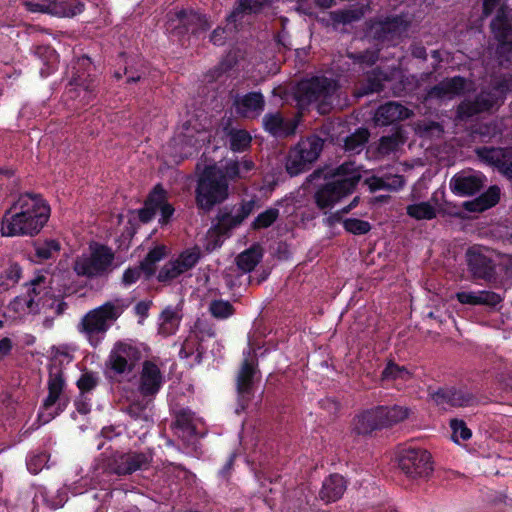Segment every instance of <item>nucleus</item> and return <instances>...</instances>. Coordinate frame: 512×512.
I'll return each instance as SVG.
<instances>
[{
    "label": "nucleus",
    "instance_id": "nucleus-11",
    "mask_svg": "<svg viewBox=\"0 0 512 512\" xmlns=\"http://www.w3.org/2000/svg\"><path fill=\"white\" fill-rule=\"evenodd\" d=\"M114 260L112 249L106 245L98 244L86 256L77 257L73 263V271L77 276L89 279L103 276L111 267Z\"/></svg>",
    "mask_w": 512,
    "mask_h": 512
},
{
    "label": "nucleus",
    "instance_id": "nucleus-27",
    "mask_svg": "<svg viewBox=\"0 0 512 512\" xmlns=\"http://www.w3.org/2000/svg\"><path fill=\"white\" fill-rule=\"evenodd\" d=\"M347 489V480L338 473L327 476L319 491V498L329 504L340 500Z\"/></svg>",
    "mask_w": 512,
    "mask_h": 512
},
{
    "label": "nucleus",
    "instance_id": "nucleus-29",
    "mask_svg": "<svg viewBox=\"0 0 512 512\" xmlns=\"http://www.w3.org/2000/svg\"><path fill=\"white\" fill-rule=\"evenodd\" d=\"M263 125L272 135L285 137L295 133L297 121L285 120L279 113H270L264 116Z\"/></svg>",
    "mask_w": 512,
    "mask_h": 512
},
{
    "label": "nucleus",
    "instance_id": "nucleus-35",
    "mask_svg": "<svg viewBox=\"0 0 512 512\" xmlns=\"http://www.w3.org/2000/svg\"><path fill=\"white\" fill-rule=\"evenodd\" d=\"M25 287V295L34 298L35 302H37L39 306L51 289L50 282L43 274L35 275L32 279L25 283Z\"/></svg>",
    "mask_w": 512,
    "mask_h": 512
},
{
    "label": "nucleus",
    "instance_id": "nucleus-63",
    "mask_svg": "<svg viewBox=\"0 0 512 512\" xmlns=\"http://www.w3.org/2000/svg\"><path fill=\"white\" fill-rule=\"evenodd\" d=\"M143 275L138 266L128 267L124 270L122 275V284L129 287L135 284Z\"/></svg>",
    "mask_w": 512,
    "mask_h": 512
},
{
    "label": "nucleus",
    "instance_id": "nucleus-54",
    "mask_svg": "<svg viewBox=\"0 0 512 512\" xmlns=\"http://www.w3.org/2000/svg\"><path fill=\"white\" fill-rule=\"evenodd\" d=\"M194 414L189 409H181L177 412L175 417V426L189 434L196 432V427L193 423Z\"/></svg>",
    "mask_w": 512,
    "mask_h": 512
},
{
    "label": "nucleus",
    "instance_id": "nucleus-24",
    "mask_svg": "<svg viewBox=\"0 0 512 512\" xmlns=\"http://www.w3.org/2000/svg\"><path fill=\"white\" fill-rule=\"evenodd\" d=\"M413 112L398 102H388L381 105L375 115L374 121L378 126L392 125L395 122L410 118Z\"/></svg>",
    "mask_w": 512,
    "mask_h": 512
},
{
    "label": "nucleus",
    "instance_id": "nucleus-25",
    "mask_svg": "<svg viewBox=\"0 0 512 512\" xmlns=\"http://www.w3.org/2000/svg\"><path fill=\"white\" fill-rule=\"evenodd\" d=\"M324 147V140L316 135L301 139L290 151L289 160H317Z\"/></svg>",
    "mask_w": 512,
    "mask_h": 512
},
{
    "label": "nucleus",
    "instance_id": "nucleus-8",
    "mask_svg": "<svg viewBox=\"0 0 512 512\" xmlns=\"http://www.w3.org/2000/svg\"><path fill=\"white\" fill-rule=\"evenodd\" d=\"M337 88L333 79L315 77L299 85L297 99L301 106L316 102L318 111L326 114L334 105Z\"/></svg>",
    "mask_w": 512,
    "mask_h": 512
},
{
    "label": "nucleus",
    "instance_id": "nucleus-20",
    "mask_svg": "<svg viewBox=\"0 0 512 512\" xmlns=\"http://www.w3.org/2000/svg\"><path fill=\"white\" fill-rule=\"evenodd\" d=\"M163 383L164 377L159 366L150 360H145L142 365L139 383V391L142 396H155L160 391Z\"/></svg>",
    "mask_w": 512,
    "mask_h": 512
},
{
    "label": "nucleus",
    "instance_id": "nucleus-48",
    "mask_svg": "<svg viewBox=\"0 0 512 512\" xmlns=\"http://www.w3.org/2000/svg\"><path fill=\"white\" fill-rule=\"evenodd\" d=\"M414 130L420 137L439 138L443 133V127L440 123L427 119L419 120L414 123Z\"/></svg>",
    "mask_w": 512,
    "mask_h": 512
},
{
    "label": "nucleus",
    "instance_id": "nucleus-44",
    "mask_svg": "<svg viewBox=\"0 0 512 512\" xmlns=\"http://www.w3.org/2000/svg\"><path fill=\"white\" fill-rule=\"evenodd\" d=\"M369 135V131L366 128L357 129L355 133L345 139V151L350 152V155L359 153L367 143Z\"/></svg>",
    "mask_w": 512,
    "mask_h": 512
},
{
    "label": "nucleus",
    "instance_id": "nucleus-32",
    "mask_svg": "<svg viewBox=\"0 0 512 512\" xmlns=\"http://www.w3.org/2000/svg\"><path fill=\"white\" fill-rule=\"evenodd\" d=\"M161 323L158 333L161 336L168 337L174 335L180 326L182 315L172 306L165 307L160 314Z\"/></svg>",
    "mask_w": 512,
    "mask_h": 512
},
{
    "label": "nucleus",
    "instance_id": "nucleus-41",
    "mask_svg": "<svg viewBox=\"0 0 512 512\" xmlns=\"http://www.w3.org/2000/svg\"><path fill=\"white\" fill-rule=\"evenodd\" d=\"M265 0H240L234 10L227 16L229 23L241 20L244 14L257 13L261 10Z\"/></svg>",
    "mask_w": 512,
    "mask_h": 512
},
{
    "label": "nucleus",
    "instance_id": "nucleus-37",
    "mask_svg": "<svg viewBox=\"0 0 512 512\" xmlns=\"http://www.w3.org/2000/svg\"><path fill=\"white\" fill-rule=\"evenodd\" d=\"M50 14L58 17H73L80 14L84 4L79 0H50Z\"/></svg>",
    "mask_w": 512,
    "mask_h": 512
},
{
    "label": "nucleus",
    "instance_id": "nucleus-55",
    "mask_svg": "<svg viewBox=\"0 0 512 512\" xmlns=\"http://www.w3.org/2000/svg\"><path fill=\"white\" fill-rule=\"evenodd\" d=\"M99 384V377L95 372L85 371L81 374L76 382L77 388L81 395L94 390Z\"/></svg>",
    "mask_w": 512,
    "mask_h": 512
},
{
    "label": "nucleus",
    "instance_id": "nucleus-64",
    "mask_svg": "<svg viewBox=\"0 0 512 512\" xmlns=\"http://www.w3.org/2000/svg\"><path fill=\"white\" fill-rule=\"evenodd\" d=\"M286 171L291 176H297L312 168L314 162H285Z\"/></svg>",
    "mask_w": 512,
    "mask_h": 512
},
{
    "label": "nucleus",
    "instance_id": "nucleus-57",
    "mask_svg": "<svg viewBox=\"0 0 512 512\" xmlns=\"http://www.w3.org/2000/svg\"><path fill=\"white\" fill-rule=\"evenodd\" d=\"M229 135L233 151H243L250 145L251 136L244 130H231Z\"/></svg>",
    "mask_w": 512,
    "mask_h": 512
},
{
    "label": "nucleus",
    "instance_id": "nucleus-10",
    "mask_svg": "<svg viewBox=\"0 0 512 512\" xmlns=\"http://www.w3.org/2000/svg\"><path fill=\"white\" fill-rule=\"evenodd\" d=\"M72 356L65 350L60 348H52V357L48 364V395L44 399L42 408L46 411L51 409L62 396L66 387V379L64 375V361L70 363Z\"/></svg>",
    "mask_w": 512,
    "mask_h": 512
},
{
    "label": "nucleus",
    "instance_id": "nucleus-42",
    "mask_svg": "<svg viewBox=\"0 0 512 512\" xmlns=\"http://www.w3.org/2000/svg\"><path fill=\"white\" fill-rule=\"evenodd\" d=\"M35 257L38 261H45L53 258L61 249V245L58 240L47 239L45 241L34 242Z\"/></svg>",
    "mask_w": 512,
    "mask_h": 512
},
{
    "label": "nucleus",
    "instance_id": "nucleus-30",
    "mask_svg": "<svg viewBox=\"0 0 512 512\" xmlns=\"http://www.w3.org/2000/svg\"><path fill=\"white\" fill-rule=\"evenodd\" d=\"M264 104L263 95L259 92H250L235 101L236 112L245 118L258 116L263 111Z\"/></svg>",
    "mask_w": 512,
    "mask_h": 512
},
{
    "label": "nucleus",
    "instance_id": "nucleus-2",
    "mask_svg": "<svg viewBox=\"0 0 512 512\" xmlns=\"http://www.w3.org/2000/svg\"><path fill=\"white\" fill-rule=\"evenodd\" d=\"M255 162H230L226 172L216 166V162L206 165L197 174L195 204L200 213L207 214L229 197V180L239 174L240 164L245 170L254 168Z\"/></svg>",
    "mask_w": 512,
    "mask_h": 512
},
{
    "label": "nucleus",
    "instance_id": "nucleus-23",
    "mask_svg": "<svg viewBox=\"0 0 512 512\" xmlns=\"http://www.w3.org/2000/svg\"><path fill=\"white\" fill-rule=\"evenodd\" d=\"M438 405L448 404L452 407H470L477 403L474 394L465 389H439L433 395Z\"/></svg>",
    "mask_w": 512,
    "mask_h": 512
},
{
    "label": "nucleus",
    "instance_id": "nucleus-1",
    "mask_svg": "<svg viewBox=\"0 0 512 512\" xmlns=\"http://www.w3.org/2000/svg\"><path fill=\"white\" fill-rule=\"evenodd\" d=\"M50 215L51 207L40 193H21L3 216L1 234L7 237L36 236L46 226Z\"/></svg>",
    "mask_w": 512,
    "mask_h": 512
},
{
    "label": "nucleus",
    "instance_id": "nucleus-36",
    "mask_svg": "<svg viewBox=\"0 0 512 512\" xmlns=\"http://www.w3.org/2000/svg\"><path fill=\"white\" fill-rule=\"evenodd\" d=\"M263 251L259 244H254L250 248L240 253L236 258L237 267L245 272H251L262 260Z\"/></svg>",
    "mask_w": 512,
    "mask_h": 512
},
{
    "label": "nucleus",
    "instance_id": "nucleus-16",
    "mask_svg": "<svg viewBox=\"0 0 512 512\" xmlns=\"http://www.w3.org/2000/svg\"><path fill=\"white\" fill-rule=\"evenodd\" d=\"M503 100L501 88L494 84L489 89L482 90L474 99L462 101L457 108L458 117L462 120L468 119L498 107Z\"/></svg>",
    "mask_w": 512,
    "mask_h": 512
},
{
    "label": "nucleus",
    "instance_id": "nucleus-5",
    "mask_svg": "<svg viewBox=\"0 0 512 512\" xmlns=\"http://www.w3.org/2000/svg\"><path fill=\"white\" fill-rule=\"evenodd\" d=\"M410 410L400 405H377L356 415L354 430L358 435L391 428L409 417Z\"/></svg>",
    "mask_w": 512,
    "mask_h": 512
},
{
    "label": "nucleus",
    "instance_id": "nucleus-21",
    "mask_svg": "<svg viewBox=\"0 0 512 512\" xmlns=\"http://www.w3.org/2000/svg\"><path fill=\"white\" fill-rule=\"evenodd\" d=\"M467 81L464 77L445 78L427 91L426 100H451L464 93Z\"/></svg>",
    "mask_w": 512,
    "mask_h": 512
},
{
    "label": "nucleus",
    "instance_id": "nucleus-12",
    "mask_svg": "<svg viewBox=\"0 0 512 512\" xmlns=\"http://www.w3.org/2000/svg\"><path fill=\"white\" fill-rule=\"evenodd\" d=\"M168 192L161 183L156 184L148 193L144 205L138 209V219L142 223H149L156 213H160L158 223L160 226L169 224L175 213L174 206L168 201Z\"/></svg>",
    "mask_w": 512,
    "mask_h": 512
},
{
    "label": "nucleus",
    "instance_id": "nucleus-38",
    "mask_svg": "<svg viewBox=\"0 0 512 512\" xmlns=\"http://www.w3.org/2000/svg\"><path fill=\"white\" fill-rule=\"evenodd\" d=\"M195 355V362L200 364L202 361L203 351L201 346V340L195 332H190L186 337L179 351V357L182 359H188Z\"/></svg>",
    "mask_w": 512,
    "mask_h": 512
},
{
    "label": "nucleus",
    "instance_id": "nucleus-43",
    "mask_svg": "<svg viewBox=\"0 0 512 512\" xmlns=\"http://www.w3.org/2000/svg\"><path fill=\"white\" fill-rule=\"evenodd\" d=\"M412 378V373L407 369L406 366H401L395 363L393 360H389L381 372L382 381L390 380H402L408 381Z\"/></svg>",
    "mask_w": 512,
    "mask_h": 512
},
{
    "label": "nucleus",
    "instance_id": "nucleus-17",
    "mask_svg": "<svg viewBox=\"0 0 512 512\" xmlns=\"http://www.w3.org/2000/svg\"><path fill=\"white\" fill-rule=\"evenodd\" d=\"M468 272L473 279L491 282L496 279V264L480 245H473L465 252Z\"/></svg>",
    "mask_w": 512,
    "mask_h": 512
},
{
    "label": "nucleus",
    "instance_id": "nucleus-4",
    "mask_svg": "<svg viewBox=\"0 0 512 512\" xmlns=\"http://www.w3.org/2000/svg\"><path fill=\"white\" fill-rule=\"evenodd\" d=\"M356 162H342L336 169V175L342 176L320 185L313 195V200L319 210L333 208L346 196L352 194L356 189L361 174L354 169Z\"/></svg>",
    "mask_w": 512,
    "mask_h": 512
},
{
    "label": "nucleus",
    "instance_id": "nucleus-31",
    "mask_svg": "<svg viewBox=\"0 0 512 512\" xmlns=\"http://www.w3.org/2000/svg\"><path fill=\"white\" fill-rule=\"evenodd\" d=\"M167 256V247L163 244L156 245L148 251L138 267L142 271L144 279L150 280L157 271V263Z\"/></svg>",
    "mask_w": 512,
    "mask_h": 512
},
{
    "label": "nucleus",
    "instance_id": "nucleus-60",
    "mask_svg": "<svg viewBox=\"0 0 512 512\" xmlns=\"http://www.w3.org/2000/svg\"><path fill=\"white\" fill-rule=\"evenodd\" d=\"M181 275V270L172 260L168 261L158 272L157 280L160 283H169Z\"/></svg>",
    "mask_w": 512,
    "mask_h": 512
},
{
    "label": "nucleus",
    "instance_id": "nucleus-18",
    "mask_svg": "<svg viewBox=\"0 0 512 512\" xmlns=\"http://www.w3.org/2000/svg\"><path fill=\"white\" fill-rule=\"evenodd\" d=\"M409 26L410 21L403 16L388 17L372 22L367 28V36L380 43H390L406 33Z\"/></svg>",
    "mask_w": 512,
    "mask_h": 512
},
{
    "label": "nucleus",
    "instance_id": "nucleus-26",
    "mask_svg": "<svg viewBox=\"0 0 512 512\" xmlns=\"http://www.w3.org/2000/svg\"><path fill=\"white\" fill-rule=\"evenodd\" d=\"M501 198V190L497 185H491L486 191L478 197L464 201L462 208L469 213H482L495 207Z\"/></svg>",
    "mask_w": 512,
    "mask_h": 512
},
{
    "label": "nucleus",
    "instance_id": "nucleus-58",
    "mask_svg": "<svg viewBox=\"0 0 512 512\" xmlns=\"http://www.w3.org/2000/svg\"><path fill=\"white\" fill-rule=\"evenodd\" d=\"M44 503L52 510L63 507L67 501V493L64 490H57L55 493L44 492L42 493Z\"/></svg>",
    "mask_w": 512,
    "mask_h": 512
},
{
    "label": "nucleus",
    "instance_id": "nucleus-28",
    "mask_svg": "<svg viewBox=\"0 0 512 512\" xmlns=\"http://www.w3.org/2000/svg\"><path fill=\"white\" fill-rule=\"evenodd\" d=\"M456 299L463 305H483L491 308L500 304L503 298L494 291H460L456 293Z\"/></svg>",
    "mask_w": 512,
    "mask_h": 512
},
{
    "label": "nucleus",
    "instance_id": "nucleus-3",
    "mask_svg": "<svg viewBox=\"0 0 512 512\" xmlns=\"http://www.w3.org/2000/svg\"><path fill=\"white\" fill-rule=\"evenodd\" d=\"M127 304L117 298L89 310L80 320L77 329L92 347H97L112 324L123 314Z\"/></svg>",
    "mask_w": 512,
    "mask_h": 512
},
{
    "label": "nucleus",
    "instance_id": "nucleus-51",
    "mask_svg": "<svg viewBox=\"0 0 512 512\" xmlns=\"http://www.w3.org/2000/svg\"><path fill=\"white\" fill-rule=\"evenodd\" d=\"M329 16L334 25H339V24L345 25V24H350L352 22L358 21L363 16V13L359 9L337 10V11L330 12Z\"/></svg>",
    "mask_w": 512,
    "mask_h": 512
},
{
    "label": "nucleus",
    "instance_id": "nucleus-7",
    "mask_svg": "<svg viewBox=\"0 0 512 512\" xmlns=\"http://www.w3.org/2000/svg\"><path fill=\"white\" fill-rule=\"evenodd\" d=\"M143 358L138 344L119 340L114 343L105 361V376L114 379L131 375Z\"/></svg>",
    "mask_w": 512,
    "mask_h": 512
},
{
    "label": "nucleus",
    "instance_id": "nucleus-40",
    "mask_svg": "<svg viewBox=\"0 0 512 512\" xmlns=\"http://www.w3.org/2000/svg\"><path fill=\"white\" fill-rule=\"evenodd\" d=\"M9 310L16 314H32L36 315L41 312L40 306L35 302L34 298L25 294L16 296L9 303Z\"/></svg>",
    "mask_w": 512,
    "mask_h": 512
},
{
    "label": "nucleus",
    "instance_id": "nucleus-9",
    "mask_svg": "<svg viewBox=\"0 0 512 512\" xmlns=\"http://www.w3.org/2000/svg\"><path fill=\"white\" fill-rule=\"evenodd\" d=\"M247 356H250V351L247 352ZM258 376H260V370L256 356L252 358L245 357L241 362L235 379L237 393L236 414L239 415L245 412L254 399L255 384Z\"/></svg>",
    "mask_w": 512,
    "mask_h": 512
},
{
    "label": "nucleus",
    "instance_id": "nucleus-62",
    "mask_svg": "<svg viewBox=\"0 0 512 512\" xmlns=\"http://www.w3.org/2000/svg\"><path fill=\"white\" fill-rule=\"evenodd\" d=\"M147 404L142 401H134L130 403L126 409L127 414L135 420H146Z\"/></svg>",
    "mask_w": 512,
    "mask_h": 512
},
{
    "label": "nucleus",
    "instance_id": "nucleus-61",
    "mask_svg": "<svg viewBox=\"0 0 512 512\" xmlns=\"http://www.w3.org/2000/svg\"><path fill=\"white\" fill-rule=\"evenodd\" d=\"M201 257V253L198 247H194L192 249H186L182 251L178 258L188 266V268L191 270L194 268L197 263L199 262Z\"/></svg>",
    "mask_w": 512,
    "mask_h": 512
},
{
    "label": "nucleus",
    "instance_id": "nucleus-15",
    "mask_svg": "<svg viewBox=\"0 0 512 512\" xmlns=\"http://www.w3.org/2000/svg\"><path fill=\"white\" fill-rule=\"evenodd\" d=\"M255 204V200L251 199L233 207L225 206L219 209L212 227L213 231L219 236L227 235L253 212Z\"/></svg>",
    "mask_w": 512,
    "mask_h": 512
},
{
    "label": "nucleus",
    "instance_id": "nucleus-33",
    "mask_svg": "<svg viewBox=\"0 0 512 512\" xmlns=\"http://www.w3.org/2000/svg\"><path fill=\"white\" fill-rule=\"evenodd\" d=\"M41 312L47 313L48 311L53 312V317L50 319L46 317L44 320V326L50 328L53 323L54 317L62 316L68 309V303L61 296H56L49 292L44 300L40 304Z\"/></svg>",
    "mask_w": 512,
    "mask_h": 512
},
{
    "label": "nucleus",
    "instance_id": "nucleus-59",
    "mask_svg": "<svg viewBox=\"0 0 512 512\" xmlns=\"http://www.w3.org/2000/svg\"><path fill=\"white\" fill-rule=\"evenodd\" d=\"M450 427L452 429V434L455 442H458V439L467 441L472 437L471 430L467 427L466 423L462 419H451Z\"/></svg>",
    "mask_w": 512,
    "mask_h": 512
},
{
    "label": "nucleus",
    "instance_id": "nucleus-22",
    "mask_svg": "<svg viewBox=\"0 0 512 512\" xmlns=\"http://www.w3.org/2000/svg\"><path fill=\"white\" fill-rule=\"evenodd\" d=\"M490 27L501 49L512 43V13L507 7L501 6L498 9Z\"/></svg>",
    "mask_w": 512,
    "mask_h": 512
},
{
    "label": "nucleus",
    "instance_id": "nucleus-49",
    "mask_svg": "<svg viewBox=\"0 0 512 512\" xmlns=\"http://www.w3.org/2000/svg\"><path fill=\"white\" fill-rule=\"evenodd\" d=\"M280 211L278 208L270 207L265 211L258 214V216L251 223V229L258 231L271 227L279 218Z\"/></svg>",
    "mask_w": 512,
    "mask_h": 512
},
{
    "label": "nucleus",
    "instance_id": "nucleus-47",
    "mask_svg": "<svg viewBox=\"0 0 512 512\" xmlns=\"http://www.w3.org/2000/svg\"><path fill=\"white\" fill-rule=\"evenodd\" d=\"M50 454L47 451H32L26 457L27 469L31 474H38L48 467Z\"/></svg>",
    "mask_w": 512,
    "mask_h": 512
},
{
    "label": "nucleus",
    "instance_id": "nucleus-14",
    "mask_svg": "<svg viewBox=\"0 0 512 512\" xmlns=\"http://www.w3.org/2000/svg\"><path fill=\"white\" fill-rule=\"evenodd\" d=\"M168 16L167 31L177 37H183L189 32L199 35L211 27V23L205 15L193 10L170 12Z\"/></svg>",
    "mask_w": 512,
    "mask_h": 512
},
{
    "label": "nucleus",
    "instance_id": "nucleus-53",
    "mask_svg": "<svg viewBox=\"0 0 512 512\" xmlns=\"http://www.w3.org/2000/svg\"><path fill=\"white\" fill-rule=\"evenodd\" d=\"M209 311L217 319H226L234 314L235 309L229 301L219 299L210 303Z\"/></svg>",
    "mask_w": 512,
    "mask_h": 512
},
{
    "label": "nucleus",
    "instance_id": "nucleus-50",
    "mask_svg": "<svg viewBox=\"0 0 512 512\" xmlns=\"http://www.w3.org/2000/svg\"><path fill=\"white\" fill-rule=\"evenodd\" d=\"M364 183L368 186L370 192H376L378 190H392L402 188L404 180L402 177H395L393 183L386 182L380 177L372 176L365 179Z\"/></svg>",
    "mask_w": 512,
    "mask_h": 512
},
{
    "label": "nucleus",
    "instance_id": "nucleus-45",
    "mask_svg": "<svg viewBox=\"0 0 512 512\" xmlns=\"http://www.w3.org/2000/svg\"><path fill=\"white\" fill-rule=\"evenodd\" d=\"M380 48H368L363 51H348L347 57L353 61L354 64H358L363 67H369L374 65L379 58Z\"/></svg>",
    "mask_w": 512,
    "mask_h": 512
},
{
    "label": "nucleus",
    "instance_id": "nucleus-46",
    "mask_svg": "<svg viewBox=\"0 0 512 512\" xmlns=\"http://www.w3.org/2000/svg\"><path fill=\"white\" fill-rule=\"evenodd\" d=\"M406 213L416 220H432L436 218V209L429 202L410 204L406 207Z\"/></svg>",
    "mask_w": 512,
    "mask_h": 512
},
{
    "label": "nucleus",
    "instance_id": "nucleus-39",
    "mask_svg": "<svg viewBox=\"0 0 512 512\" xmlns=\"http://www.w3.org/2000/svg\"><path fill=\"white\" fill-rule=\"evenodd\" d=\"M22 267L16 263L11 262L0 273V294L15 287L22 278Z\"/></svg>",
    "mask_w": 512,
    "mask_h": 512
},
{
    "label": "nucleus",
    "instance_id": "nucleus-6",
    "mask_svg": "<svg viewBox=\"0 0 512 512\" xmlns=\"http://www.w3.org/2000/svg\"><path fill=\"white\" fill-rule=\"evenodd\" d=\"M153 461L150 450L115 451L101 459L100 468L104 473L127 476L137 471L147 470Z\"/></svg>",
    "mask_w": 512,
    "mask_h": 512
},
{
    "label": "nucleus",
    "instance_id": "nucleus-52",
    "mask_svg": "<svg viewBox=\"0 0 512 512\" xmlns=\"http://www.w3.org/2000/svg\"><path fill=\"white\" fill-rule=\"evenodd\" d=\"M343 228L353 235H365L370 232L371 224L358 218H346L343 220Z\"/></svg>",
    "mask_w": 512,
    "mask_h": 512
},
{
    "label": "nucleus",
    "instance_id": "nucleus-13",
    "mask_svg": "<svg viewBox=\"0 0 512 512\" xmlns=\"http://www.w3.org/2000/svg\"><path fill=\"white\" fill-rule=\"evenodd\" d=\"M398 465L411 479L427 478L433 471L431 454L420 447L403 448L399 452Z\"/></svg>",
    "mask_w": 512,
    "mask_h": 512
},
{
    "label": "nucleus",
    "instance_id": "nucleus-56",
    "mask_svg": "<svg viewBox=\"0 0 512 512\" xmlns=\"http://www.w3.org/2000/svg\"><path fill=\"white\" fill-rule=\"evenodd\" d=\"M382 78L377 76L375 73L369 75L365 83H363L357 90V96H364L383 90Z\"/></svg>",
    "mask_w": 512,
    "mask_h": 512
},
{
    "label": "nucleus",
    "instance_id": "nucleus-34",
    "mask_svg": "<svg viewBox=\"0 0 512 512\" xmlns=\"http://www.w3.org/2000/svg\"><path fill=\"white\" fill-rule=\"evenodd\" d=\"M406 141L403 130L397 127L391 135L382 136L377 146L379 157L389 156L391 153L397 152Z\"/></svg>",
    "mask_w": 512,
    "mask_h": 512
},
{
    "label": "nucleus",
    "instance_id": "nucleus-19",
    "mask_svg": "<svg viewBox=\"0 0 512 512\" xmlns=\"http://www.w3.org/2000/svg\"><path fill=\"white\" fill-rule=\"evenodd\" d=\"M485 180V176L480 172H461L450 179L449 186L455 195L472 196L480 192Z\"/></svg>",
    "mask_w": 512,
    "mask_h": 512
}]
</instances>
